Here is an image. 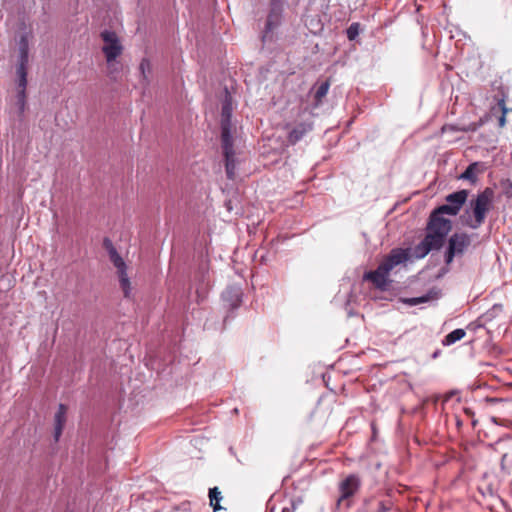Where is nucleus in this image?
Listing matches in <instances>:
<instances>
[{
  "label": "nucleus",
  "instance_id": "obj_11",
  "mask_svg": "<svg viewBox=\"0 0 512 512\" xmlns=\"http://www.w3.org/2000/svg\"><path fill=\"white\" fill-rule=\"evenodd\" d=\"M361 486V479L356 474H350L346 476L340 483H339V491H340V497L338 499V504H340L342 501L354 496L357 491L359 490Z\"/></svg>",
  "mask_w": 512,
  "mask_h": 512
},
{
  "label": "nucleus",
  "instance_id": "obj_7",
  "mask_svg": "<svg viewBox=\"0 0 512 512\" xmlns=\"http://www.w3.org/2000/svg\"><path fill=\"white\" fill-rule=\"evenodd\" d=\"M101 38L104 41L102 51L106 57L107 62L110 63L121 55L123 47L117 34L113 31L104 30L101 32Z\"/></svg>",
  "mask_w": 512,
  "mask_h": 512
},
{
  "label": "nucleus",
  "instance_id": "obj_12",
  "mask_svg": "<svg viewBox=\"0 0 512 512\" xmlns=\"http://www.w3.org/2000/svg\"><path fill=\"white\" fill-rule=\"evenodd\" d=\"M507 93L501 89L497 95L494 96V100L496 104L490 108V113L493 116H498V126L499 128H504L506 126V114L510 112V109L506 107Z\"/></svg>",
  "mask_w": 512,
  "mask_h": 512
},
{
  "label": "nucleus",
  "instance_id": "obj_17",
  "mask_svg": "<svg viewBox=\"0 0 512 512\" xmlns=\"http://www.w3.org/2000/svg\"><path fill=\"white\" fill-rule=\"evenodd\" d=\"M468 195L469 192L467 190H459L457 192L447 195L446 202L454 207H457L458 210H461V208L467 201Z\"/></svg>",
  "mask_w": 512,
  "mask_h": 512
},
{
  "label": "nucleus",
  "instance_id": "obj_23",
  "mask_svg": "<svg viewBox=\"0 0 512 512\" xmlns=\"http://www.w3.org/2000/svg\"><path fill=\"white\" fill-rule=\"evenodd\" d=\"M483 124V121L480 120L479 122H473V123H470L469 125L465 126V127H462L461 129H459L460 131H463V132H474L476 131L480 126H482Z\"/></svg>",
  "mask_w": 512,
  "mask_h": 512
},
{
  "label": "nucleus",
  "instance_id": "obj_21",
  "mask_svg": "<svg viewBox=\"0 0 512 512\" xmlns=\"http://www.w3.org/2000/svg\"><path fill=\"white\" fill-rule=\"evenodd\" d=\"M359 32H360V24L358 22H354L347 28V31H346L347 38L350 41H353L357 38V36L359 35Z\"/></svg>",
  "mask_w": 512,
  "mask_h": 512
},
{
  "label": "nucleus",
  "instance_id": "obj_9",
  "mask_svg": "<svg viewBox=\"0 0 512 512\" xmlns=\"http://www.w3.org/2000/svg\"><path fill=\"white\" fill-rule=\"evenodd\" d=\"M109 258L117 269L120 287L124 293V297L128 298L131 292V285L126 271L127 266L116 249H111L109 253Z\"/></svg>",
  "mask_w": 512,
  "mask_h": 512
},
{
  "label": "nucleus",
  "instance_id": "obj_4",
  "mask_svg": "<svg viewBox=\"0 0 512 512\" xmlns=\"http://www.w3.org/2000/svg\"><path fill=\"white\" fill-rule=\"evenodd\" d=\"M29 44L26 35H22L19 41V65L17 67L18 82V103L21 112L25 108L26 86H27V64H28Z\"/></svg>",
  "mask_w": 512,
  "mask_h": 512
},
{
  "label": "nucleus",
  "instance_id": "obj_28",
  "mask_svg": "<svg viewBox=\"0 0 512 512\" xmlns=\"http://www.w3.org/2000/svg\"><path fill=\"white\" fill-rule=\"evenodd\" d=\"M510 112H512V109H510Z\"/></svg>",
  "mask_w": 512,
  "mask_h": 512
},
{
  "label": "nucleus",
  "instance_id": "obj_18",
  "mask_svg": "<svg viewBox=\"0 0 512 512\" xmlns=\"http://www.w3.org/2000/svg\"><path fill=\"white\" fill-rule=\"evenodd\" d=\"M480 164L478 162L471 163L466 170L461 174L460 178L464 180H469L471 183H475L477 181V176L481 173Z\"/></svg>",
  "mask_w": 512,
  "mask_h": 512
},
{
  "label": "nucleus",
  "instance_id": "obj_22",
  "mask_svg": "<svg viewBox=\"0 0 512 512\" xmlns=\"http://www.w3.org/2000/svg\"><path fill=\"white\" fill-rule=\"evenodd\" d=\"M139 68H140L143 78L146 79L147 78L146 73L150 72V70H151L150 61L146 58L142 59Z\"/></svg>",
  "mask_w": 512,
  "mask_h": 512
},
{
  "label": "nucleus",
  "instance_id": "obj_25",
  "mask_svg": "<svg viewBox=\"0 0 512 512\" xmlns=\"http://www.w3.org/2000/svg\"><path fill=\"white\" fill-rule=\"evenodd\" d=\"M103 244H104V247L107 249L108 253H110L111 249H115L112 242L108 238L104 239Z\"/></svg>",
  "mask_w": 512,
  "mask_h": 512
},
{
  "label": "nucleus",
  "instance_id": "obj_14",
  "mask_svg": "<svg viewBox=\"0 0 512 512\" xmlns=\"http://www.w3.org/2000/svg\"><path fill=\"white\" fill-rule=\"evenodd\" d=\"M389 274L386 267L379 264L376 270L365 273L364 279L371 281L375 287L384 289L388 285Z\"/></svg>",
  "mask_w": 512,
  "mask_h": 512
},
{
  "label": "nucleus",
  "instance_id": "obj_13",
  "mask_svg": "<svg viewBox=\"0 0 512 512\" xmlns=\"http://www.w3.org/2000/svg\"><path fill=\"white\" fill-rule=\"evenodd\" d=\"M410 258L409 249L394 248L380 263L390 273L395 267L406 263Z\"/></svg>",
  "mask_w": 512,
  "mask_h": 512
},
{
  "label": "nucleus",
  "instance_id": "obj_16",
  "mask_svg": "<svg viewBox=\"0 0 512 512\" xmlns=\"http://www.w3.org/2000/svg\"><path fill=\"white\" fill-rule=\"evenodd\" d=\"M67 407L64 404H60L58 411L55 414V427H54V438L58 441L66 423Z\"/></svg>",
  "mask_w": 512,
  "mask_h": 512
},
{
  "label": "nucleus",
  "instance_id": "obj_20",
  "mask_svg": "<svg viewBox=\"0 0 512 512\" xmlns=\"http://www.w3.org/2000/svg\"><path fill=\"white\" fill-rule=\"evenodd\" d=\"M209 500L210 505L212 506L214 512L219 511L222 509L220 506V501L222 500L221 492L219 491L218 487H213L209 489Z\"/></svg>",
  "mask_w": 512,
  "mask_h": 512
},
{
  "label": "nucleus",
  "instance_id": "obj_26",
  "mask_svg": "<svg viewBox=\"0 0 512 512\" xmlns=\"http://www.w3.org/2000/svg\"><path fill=\"white\" fill-rule=\"evenodd\" d=\"M390 510V505H386L384 502H380L378 505V512H387Z\"/></svg>",
  "mask_w": 512,
  "mask_h": 512
},
{
  "label": "nucleus",
  "instance_id": "obj_5",
  "mask_svg": "<svg viewBox=\"0 0 512 512\" xmlns=\"http://www.w3.org/2000/svg\"><path fill=\"white\" fill-rule=\"evenodd\" d=\"M476 234L466 232H455L448 239V246L445 252V263L451 264L455 257L462 256L471 246L473 237Z\"/></svg>",
  "mask_w": 512,
  "mask_h": 512
},
{
  "label": "nucleus",
  "instance_id": "obj_6",
  "mask_svg": "<svg viewBox=\"0 0 512 512\" xmlns=\"http://www.w3.org/2000/svg\"><path fill=\"white\" fill-rule=\"evenodd\" d=\"M286 0H271V9L267 17L266 30L263 33V41L272 39V33L277 29L282 21V14Z\"/></svg>",
  "mask_w": 512,
  "mask_h": 512
},
{
  "label": "nucleus",
  "instance_id": "obj_24",
  "mask_svg": "<svg viewBox=\"0 0 512 512\" xmlns=\"http://www.w3.org/2000/svg\"><path fill=\"white\" fill-rule=\"evenodd\" d=\"M430 297L429 296H422V297H414V298H409L406 300V303H408L409 305H418L420 303H424V302H427L429 301Z\"/></svg>",
  "mask_w": 512,
  "mask_h": 512
},
{
  "label": "nucleus",
  "instance_id": "obj_8",
  "mask_svg": "<svg viewBox=\"0 0 512 512\" xmlns=\"http://www.w3.org/2000/svg\"><path fill=\"white\" fill-rule=\"evenodd\" d=\"M312 115L304 111L298 119H295L290 129V145L301 140L307 133L312 130Z\"/></svg>",
  "mask_w": 512,
  "mask_h": 512
},
{
  "label": "nucleus",
  "instance_id": "obj_27",
  "mask_svg": "<svg viewBox=\"0 0 512 512\" xmlns=\"http://www.w3.org/2000/svg\"><path fill=\"white\" fill-rule=\"evenodd\" d=\"M437 356H438V353H437V352H435V353H434V355H433V357L435 358V357H437Z\"/></svg>",
  "mask_w": 512,
  "mask_h": 512
},
{
  "label": "nucleus",
  "instance_id": "obj_10",
  "mask_svg": "<svg viewBox=\"0 0 512 512\" xmlns=\"http://www.w3.org/2000/svg\"><path fill=\"white\" fill-rule=\"evenodd\" d=\"M109 258L117 269L120 287L124 293V297L128 298L131 292V285L126 271L127 266L116 249H111L109 253Z\"/></svg>",
  "mask_w": 512,
  "mask_h": 512
},
{
  "label": "nucleus",
  "instance_id": "obj_19",
  "mask_svg": "<svg viewBox=\"0 0 512 512\" xmlns=\"http://www.w3.org/2000/svg\"><path fill=\"white\" fill-rule=\"evenodd\" d=\"M465 335H466V332L464 329H461V328L455 329L445 336V338L442 341V344L444 346L452 345L455 342L463 339L465 337Z\"/></svg>",
  "mask_w": 512,
  "mask_h": 512
},
{
  "label": "nucleus",
  "instance_id": "obj_2",
  "mask_svg": "<svg viewBox=\"0 0 512 512\" xmlns=\"http://www.w3.org/2000/svg\"><path fill=\"white\" fill-rule=\"evenodd\" d=\"M495 193L492 188L486 187L469 201V205L461 216L462 223L471 228H480L486 219L487 214L494 207Z\"/></svg>",
  "mask_w": 512,
  "mask_h": 512
},
{
  "label": "nucleus",
  "instance_id": "obj_1",
  "mask_svg": "<svg viewBox=\"0 0 512 512\" xmlns=\"http://www.w3.org/2000/svg\"><path fill=\"white\" fill-rule=\"evenodd\" d=\"M459 211L457 207L449 203L434 209L427 222L425 237L413 248L412 256L422 259L432 250H440L452 229L451 220L445 218L444 215L456 216Z\"/></svg>",
  "mask_w": 512,
  "mask_h": 512
},
{
  "label": "nucleus",
  "instance_id": "obj_3",
  "mask_svg": "<svg viewBox=\"0 0 512 512\" xmlns=\"http://www.w3.org/2000/svg\"><path fill=\"white\" fill-rule=\"evenodd\" d=\"M231 114V105L229 103H224L221 114V143L225 157L226 174L229 179L233 180L235 178L236 160L233 149V139L231 136Z\"/></svg>",
  "mask_w": 512,
  "mask_h": 512
},
{
  "label": "nucleus",
  "instance_id": "obj_15",
  "mask_svg": "<svg viewBox=\"0 0 512 512\" xmlns=\"http://www.w3.org/2000/svg\"><path fill=\"white\" fill-rule=\"evenodd\" d=\"M331 82L329 79L323 81H317L313 87L311 88V93L313 95V106L319 107L324 98L327 96L328 91L330 89Z\"/></svg>",
  "mask_w": 512,
  "mask_h": 512
}]
</instances>
